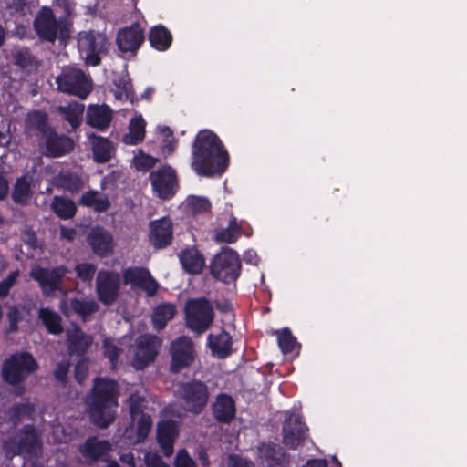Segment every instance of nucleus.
<instances>
[{"mask_svg": "<svg viewBox=\"0 0 467 467\" xmlns=\"http://www.w3.org/2000/svg\"><path fill=\"white\" fill-rule=\"evenodd\" d=\"M192 168L199 175H221L229 166V154L220 138L212 130L199 131L192 143Z\"/></svg>", "mask_w": 467, "mask_h": 467, "instance_id": "nucleus-1", "label": "nucleus"}, {"mask_svg": "<svg viewBox=\"0 0 467 467\" xmlns=\"http://www.w3.org/2000/svg\"><path fill=\"white\" fill-rule=\"evenodd\" d=\"M119 389L116 380L96 377L89 393L84 399L91 422L100 429L108 428L116 419Z\"/></svg>", "mask_w": 467, "mask_h": 467, "instance_id": "nucleus-2", "label": "nucleus"}, {"mask_svg": "<svg viewBox=\"0 0 467 467\" xmlns=\"http://www.w3.org/2000/svg\"><path fill=\"white\" fill-rule=\"evenodd\" d=\"M33 29L42 43L55 44L58 41L61 45H67L72 37L70 23L58 18L55 10L47 5L41 6L35 16Z\"/></svg>", "mask_w": 467, "mask_h": 467, "instance_id": "nucleus-3", "label": "nucleus"}, {"mask_svg": "<svg viewBox=\"0 0 467 467\" xmlns=\"http://www.w3.org/2000/svg\"><path fill=\"white\" fill-rule=\"evenodd\" d=\"M3 449L7 458L22 454L36 456L42 450L40 433L33 424H26L14 437L4 441Z\"/></svg>", "mask_w": 467, "mask_h": 467, "instance_id": "nucleus-4", "label": "nucleus"}, {"mask_svg": "<svg viewBox=\"0 0 467 467\" xmlns=\"http://www.w3.org/2000/svg\"><path fill=\"white\" fill-rule=\"evenodd\" d=\"M37 368L38 364L31 353L16 352L5 360L2 377L6 383L16 386Z\"/></svg>", "mask_w": 467, "mask_h": 467, "instance_id": "nucleus-5", "label": "nucleus"}, {"mask_svg": "<svg viewBox=\"0 0 467 467\" xmlns=\"http://www.w3.org/2000/svg\"><path fill=\"white\" fill-rule=\"evenodd\" d=\"M213 319V308L206 297L187 301L185 305V321L189 329L201 335L212 326Z\"/></svg>", "mask_w": 467, "mask_h": 467, "instance_id": "nucleus-6", "label": "nucleus"}, {"mask_svg": "<svg viewBox=\"0 0 467 467\" xmlns=\"http://www.w3.org/2000/svg\"><path fill=\"white\" fill-rule=\"evenodd\" d=\"M241 261L239 254L232 248L222 249L211 263V274L224 284L235 282L241 273Z\"/></svg>", "mask_w": 467, "mask_h": 467, "instance_id": "nucleus-7", "label": "nucleus"}, {"mask_svg": "<svg viewBox=\"0 0 467 467\" xmlns=\"http://www.w3.org/2000/svg\"><path fill=\"white\" fill-rule=\"evenodd\" d=\"M106 35L90 30L78 34V47L81 54L86 56V63L96 67L101 62L100 55L106 53L109 47Z\"/></svg>", "mask_w": 467, "mask_h": 467, "instance_id": "nucleus-8", "label": "nucleus"}, {"mask_svg": "<svg viewBox=\"0 0 467 467\" xmlns=\"http://www.w3.org/2000/svg\"><path fill=\"white\" fill-rule=\"evenodd\" d=\"M57 89L63 93L85 99L91 92V85L83 70L76 67L63 68L57 77Z\"/></svg>", "mask_w": 467, "mask_h": 467, "instance_id": "nucleus-9", "label": "nucleus"}, {"mask_svg": "<svg viewBox=\"0 0 467 467\" xmlns=\"http://www.w3.org/2000/svg\"><path fill=\"white\" fill-rule=\"evenodd\" d=\"M181 399L186 410L194 414H200L207 406L210 392L208 386L197 379L183 382L180 386Z\"/></svg>", "mask_w": 467, "mask_h": 467, "instance_id": "nucleus-10", "label": "nucleus"}, {"mask_svg": "<svg viewBox=\"0 0 467 467\" xmlns=\"http://www.w3.org/2000/svg\"><path fill=\"white\" fill-rule=\"evenodd\" d=\"M67 273L69 269L65 265L47 268L36 265L30 270V276L38 283L43 294L49 296L61 290L62 279Z\"/></svg>", "mask_w": 467, "mask_h": 467, "instance_id": "nucleus-11", "label": "nucleus"}, {"mask_svg": "<svg viewBox=\"0 0 467 467\" xmlns=\"http://www.w3.org/2000/svg\"><path fill=\"white\" fill-rule=\"evenodd\" d=\"M170 353L171 357L170 371L177 374L188 368L195 358V349L192 340L182 336L171 343Z\"/></svg>", "mask_w": 467, "mask_h": 467, "instance_id": "nucleus-12", "label": "nucleus"}, {"mask_svg": "<svg viewBox=\"0 0 467 467\" xmlns=\"http://www.w3.org/2000/svg\"><path fill=\"white\" fill-rule=\"evenodd\" d=\"M120 285L119 273L112 270H99L96 278V293L99 302L105 306L115 303L119 295Z\"/></svg>", "mask_w": 467, "mask_h": 467, "instance_id": "nucleus-13", "label": "nucleus"}, {"mask_svg": "<svg viewBox=\"0 0 467 467\" xmlns=\"http://www.w3.org/2000/svg\"><path fill=\"white\" fill-rule=\"evenodd\" d=\"M308 427L299 415L290 414L282 427V442L290 450L304 446L309 434Z\"/></svg>", "mask_w": 467, "mask_h": 467, "instance_id": "nucleus-14", "label": "nucleus"}, {"mask_svg": "<svg viewBox=\"0 0 467 467\" xmlns=\"http://www.w3.org/2000/svg\"><path fill=\"white\" fill-rule=\"evenodd\" d=\"M152 189L161 200L172 198L178 189V178L175 170L170 165H163L150 174Z\"/></svg>", "mask_w": 467, "mask_h": 467, "instance_id": "nucleus-15", "label": "nucleus"}, {"mask_svg": "<svg viewBox=\"0 0 467 467\" xmlns=\"http://www.w3.org/2000/svg\"><path fill=\"white\" fill-rule=\"evenodd\" d=\"M161 339L155 335H142L136 340V348L132 366L137 370H142L155 361L159 354Z\"/></svg>", "mask_w": 467, "mask_h": 467, "instance_id": "nucleus-16", "label": "nucleus"}, {"mask_svg": "<svg viewBox=\"0 0 467 467\" xmlns=\"http://www.w3.org/2000/svg\"><path fill=\"white\" fill-rule=\"evenodd\" d=\"M144 41V29L139 23H133L117 32L116 44L119 50L123 54L130 53L136 56Z\"/></svg>", "mask_w": 467, "mask_h": 467, "instance_id": "nucleus-17", "label": "nucleus"}, {"mask_svg": "<svg viewBox=\"0 0 467 467\" xmlns=\"http://www.w3.org/2000/svg\"><path fill=\"white\" fill-rule=\"evenodd\" d=\"M256 461L260 467H289L290 455L279 444L263 442L257 448Z\"/></svg>", "mask_w": 467, "mask_h": 467, "instance_id": "nucleus-18", "label": "nucleus"}, {"mask_svg": "<svg viewBox=\"0 0 467 467\" xmlns=\"http://www.w3.org/2000/svg\"><path fill=\"white\" fill-rule=\"evenodd\" d=\"M124 284L139 287L145 291L149 296H153L159 289L158 282L150 272L145 267H128L123 272Z\"/></svg>", "mask_w": 467, "mask_h": 467, "instance_id": "nucleus-19", "label": "nucleus"}, {"mask_svg": "<svg viewBox=\"0 0 467 467\" xmlns=\"http://www.w3.org/2000/svg\"><path fill=\"white\" fill-rule=\"evenodd\" d=\"M149 242L155 249L168 247L173 239V223L168 216L150 223Z\"/></svg>", "mask_w": 467, "mask_h": 467, "instance_id": "nucleus-20", "label": "nucleus"}, {"mask_svg": "<svg viewBox=\"0 0 467 467\" xmlns=\"http://www.w3.org/2000/svg\"><path fill=\"white\" fill-rule=\"evenodd\" d=\"M87 242L92 252L101 258L109 256L114 251L113 236L102 226L92 227L87 235Z\"/></svg>", "mask_w": 467, "mask_h": 467, "instance_id": "nucleus-21", "label": "nucleus"}, {"mask_svg": "<svg viewBox=\"0 0 467 467\" xmlns=\"http://www.w3.org/2000/svg\"><path fill=\"white\" fill-rule=\"evenodd\" d=\"M179 435L176 421L172 420H162L157 425V441L166 457H170L174 451V442Z\"/></svg>", "mask_w": 467, "mask_h": 467, "instance_id": "nucleus-22", "label": "nucleus"}, {"mask_svg": "<svg viewBox=\"0 0 467 467\" xmlns=\"http://www.w3.org/2000/svg\"><path fill=\"white\" fill-rule=\"evenodd\" d=\"M112 120V109L106 104H91L87 109L86 123L100 131L107 130Z\"/></svg>", "mask_w": 467, "mask_h": 467, "instance_id": "nucleus-23", "label": "nucleus"}, {"mask_svg": "<svg viewBox=\"0 0 467 467\" xmlns=\"http://www.w3.org/2000/svg\"><path fill=\"white\" fill-rule=\"evenodd\" d=\"M212 410L214 419L218 422L228 424L235 418V401L231 395L220 393L216 396Z\"/></svg>", "mask_w": 467, "mask_h": 467, "instance_id": "nucleus-24", "label": "nucleus"}, {"mask_svg": "<svg viewBox=\"0 0 467 467\" xmlns=\"http://www.w3.org/2000/svg\"><path fill=\"white\" fill-rule=\"evenodd\" d=\"M207 345L212 354L221 359L228 358L233 352V338L224 328L218 333L209 334Z\"/></svg>", "mask_w": 467, "mask_h": 467, "instance_id": "nucleus-25", "label": "nucleus"}, {"mask_svg": "<svg viewBox=\"0 0 467 467\" xmlns=\"http://www.w3.org/2000/svg\"><path fill=\"white\" fill-rule=\"evenodd\" d=\"M43 140H45L47 154L51 157L66 155L74 148L73 140L67 135H58L55 129Z\"/></svg>", "mask_w": 467, "mask_h": 467, "instance_id": "nucleus-26", "label": "nucleus"}, {"mask_svg": "<svg viewBox=\"0 0 467 467\" xmlns=\"http://www.w3.org/2000/svg\"><path fill=\"white\" fill-rule=\"evenodd\" d=\"M148 39L152 48L163 52L168 50L172 44V35L163 25L152 26L148 33Z\"/></svg>", "mask_w": 467, "mask_h": 467, "instance_id": "nucleus-27", "label": "nucleus"}, {"mask_svg": "<svg viewBox=\"0 0 467 467\" xmlns=\"http://www.w3.org/2000/svg\"><path fill=\"white\" fill-rule=\"evenodd\" d=\"M180 262L184 271L192 275L200 274L205 265L202 254L195 248L182 250Z\"/></svg>", "mask_w": 467, "mask_h": 467, "instance_id": "nucleus-28", "label": "nucleus"}, {"mask_svg": "<svg viewBox=\"0 0 467 467\" xmlns=\"http://www.w3.org/2000/svg\"><path fill=\"white\" fill-rule=\"evenodd\" d=\"M109 449L110 444L108 441H99L97 437L91 436L80 446L79 451L85 458L95 462L107 454Z\"/></svg>", "mask_w": 467, "mask_h": 467, "instance_id": "nucleus-29", "label": "nucleus"}, {"mask_svg": "<svg viewBox=\"0 0 467 467\" xmlns=\"http://www.w3.org/2000/svg\"><path fill=\"white\" fill-rule=\"evenodd\" d=\"M26 127L30 130L36 131V135L44 139L54 129L48 123V115L43 110H33L26 119Z\"/></svg>", "mask_w": 467, "mask_h": 467, "instance_id": "nucleus-30", "label": "nucleus"}, {"mask_svg": "<svg viewBox=\"0 0 467 467\" xmlns=\"http://www.w3.org/2000/svg\"><path fill=\"white\" fill-rule=\"evenodd\" d=\"M68 351L71 355L83 357L92 344V337L77 327L68 335Z\"/></svg>", "mask_w": 467, "mask_h": 467, "instance_id": "nucleus-31", "label": "nucleus"}, {"mask_svg": "<svg viewBox=\"0 0 467 467\" xmlns=\"http://www.w3.org/2000/svg\"><path fill=\"white\" fill-rule=\"evenodd\" d=\"M38 318L51 335H60L64 331L61 316L48 307H41L38 311Z\"/></svg>", "mask_w": 467, "mask_h": 467, "instance_id": "nucleus-32", "label": "nucleus"}, {"mask_svg": "<svg viewBox=\"0 0 467 467\" xmlns=\"http://www.w3.org/2000/svg\"><path fill=\"white\" fill-rule=\"evenodd\" d=\"M84 105L78 102H72L67 106H59L57 109L64 120L67 121L73 130L78 129L84 113Z\"/></svg>", "mask_w": 467, "mask_h": 467, "instance_id": "nucleus-33", "label": "nucleus"}, {"mask_svg": "<svg viewBox=\"0 0 467 467\" xmlns=\"http://www.w3.org/2000/svg\"><path fill=\"white\" fill-rule=\"evenodd\" d=\"M176 312V306L171 303L159 304L154 308L151 317L153 327L157 330L163 329L167 323L174 317Z\"/></svg>", "mask_w": 467, "mask_h": 467, "instance_id": "nucleus-34", "label": "nucleus"}, {"mask_svg": "<svg viewBox=\"0 0 467 467\" xmlns=\"http://www.w3.org/2000/svg\"><path fill=\"white\" fill-rule=\"evenodd\" d=\"M79 203L85 207L93 208L98 213H105L110 208L107 196L100 197L99 192L89 190L81 195Z\"/></svg>", "mask_w": 467, "mask_h": 467, "instance_id": "nucleus-35", "label": "nucleus"}, {"mask_svg": "<svg viewBox=\"0 0 467 467\" xmlns=\"http://www.w3.org/2000/svg\"><path fill=\"white\" fill-rule=\"evenodd\" d=\"M69 305L73 312L79 316L84 322L89 320L90 317L99 309V304L94 299L86 300L75 297L70 299Z\"/></svg>", "mask_w": 467, "mask_h": 467, "instance_id": "nucleus-36", "label": "nucleus"}, {"mask_svg": "<svg viewBox=\"0 0 467 467\" xmlns=\"http://www.w3.org/2000/svg\"><path fill=\"white\" fill-rule=\"evenodd\" d=\"M113 145L111 141L103 137H97L93 141V159L97 163H106L112 157Z\"/></svg>", "mask_w": 467, "mask_h": 467, "instance_id": "nucleus-37", "label": "nucleus"}, {"mask_svg": "<svg viewBox=\"0 0 467 467\" xmlns=\"http://www.w3.org/2000/svg\"><path fill=\"white\" fill-rule=\"evenodd\" d=\"M145 126L146 123L142 117L133 118L129 125V133L124 135L123 141L130 145L142 142L145 137Z\"/></svg>", "mask_w": 467, "mask_h": 467, "instance_id": "nucleus-38", "label": "nucleus"}, {"mask_svg": "<svg viewBox=\"0 0 467 467\" xmlns=\"http://www.w3.org/2000/svg\"><path fill=\"white\" fill-rule=\"evenodd\" d=\"M57 186L63 190L75 193L83 187V181L80 176L71 171H61L56 177Z\"/></svg>", "mask_w": 467, "mask_h": 467, "instance_id": "nucleus-39", "label": "nucleus"}, {"mask_svg": "<svg viewBox=\"0 0 467 467\" xmlns=\"http://www.w3.org/2000/svg\"><path fill=\"white\" fill-rule=\"evenodd\" d=\"M53 212L63 220L71 219L77 212L75 202L68 198L55 196L51 204Z\"/></svg>", "mask_w": 467, "mask_h": 467, "instance_id": "nucleus-40", "label": "nucleus"}, {"mask_svg": "<svg viewBox=\"0 0 467 467\" xmlns=\"http://www.w3.org/2000/svg\"><path fill=\"white\" fill-rule=\"evenodd\" d=\"M277 337V344L284 355L291 354L296 347L300 348V344L296 338L292 335L288 327H284L275 331Z\"/></svg>", "mask_w": 467, "mask_h": 467, "instance_id": "nucleus-41", "label": "nucleus"}, {"mask_svg": "<svg viewBox=\"0 0 467 467\" xmlns=\"http://www.w3.org/2000/svg\"><path fill=\"white\" fill-rule=\"evenodd\" d=\"M36 411L35 405L30 401L15 403L8 410L11 421L14 425L21 422L22 418L31 419Z\"/></svg>", "mask_w": 467, "mask_h": 467, "instance_id": "nucleus-42", "label": "nucleus"}, {"mask_svg": "<svg viewBox=\"0 0 467 467\" xmlns=\"http://www.w3.org/2000/svg\"><path fill=\"white\" fill-rule=\"evenodd\" d=\"M241 234V229L237 223L236 218L233 217L226 228L216 231L215 240L220 243H234Z\"/></svg>", "mask_w": 467, "mask_h": 467, "instance_id": "nucleus-43", "label": "nucleus"}, {"mask_svg": "<svg viewBox=\"0 0 467 467\" xmlns=\"http://www.w3.org/2000/svg\"><path fill=\"white\" fill-rule=\"evenodd\" d=\"M31 196L30 184L25 177L16 180L12 192V199L16 203L26 204Z\"/></svg>", "mask_w": 467, "mask_h": 467, "instance_id": "nucleus-44", "label": "nucleus"}, {"mask_svg": "<svg viewBox=\"0 0 467 467\" xmlns=\"http://www.w3.org/2000/svg\"><path fill=\"white\" fill-rule=\"evenodd\" d=\"M53 6L59 14L58 18L65 19L66 22L70 23L73 29L75 4L71 0H54Z\"/></svg>", "mask_w": 467, "mask_h": 467, "instance_id": "nucleus-45", "label": "nucleus"}, {"mask_svg": "<svg viewBox=\"0 0 467 467\" xmlns=\"http://www.w3.org/2000/svg\"><path fill=\"white\" fill-rule=\"evenodd\" d=\"M30 4L26 0H7L6 9L9 15L16 19L24 20L30 13Z\"/></svg>", "mask_w": 467, "mask_h": 467, "instance_id": "nucleus-46", "label": "nucleus"}, {"mask_svg": "<svg viewBox=\"0 0 467 467\" xmlns=\"http://www.w3.org/2000/svg\"><path fill=\"white\" fill-rule=\"evenodd\" d=\"M187 207L192 213H202L211 210V202L208 198L202 196H190L187 200Z\"/></svg>", "mask_w": 467, "mask_h": 467, "instance_id": "nucleus-47", "label": "nucleus"}, {"mask_svg": "<svg viewBox=\"0 0 467 467\" xmlns=\"http://www.w3.org/2000/svg\"><path fill=\"white\" fill-rule=\"evenodd\" d=\"M97 267L92 263H80L75 266V272L83 283H90L96 274Z\"/></svg>", "mask_w": 467, "mask_h": 467, "instance_id": "nucleus-48", "label": "nucleus"}, {"mask_svg": "<svg viewBox=\"0 0 467 467\" xmlns=\"http://www.w3.org/2000/svg\"><path fill=\"white\" fill-rule=\"evenodd\" d=\"M152 426V420L150 415L141 413L137 421V439L139 441H144L149 435Z\"/></svg>", "mask_w": 467, "mask_h": 467, "instance_id": "nucleus-49", "label": "nucleus"}, {"mask_svg": "<svg viewBox=\"0 0 467 467\" xmlns=\"http://www.w3.org/2000/svg\"><path fill=\"white\" fill-rule=\"evenodd\" d=\"M115 86L119 89L117 98L125 96L126 99L132 101L134 97V91L132 88L131 80L128 77H120L114 81Z\"/></svg>", "mask_w": 467, "mask_h": 467, "instance_id": "nucleus-50", "label": "nucleus"}, {"mask_svg": "<svg viewBox=\"0 0 467 467\" xmlns=\"http://www.w3.org/2000/svg\"><path fill=\"white\" fill-rule=\"evenodd\" d=\"M70 368V362L68 360L59 361L54 370V377L62 385H66L68 381V372Z\"/></svg>", "mask_w": 467, "mask_h": 467, "instance_id": "nucleus-51", "label": "nucleus"}, {"mask_svg": "<svg viewBox=\"0 0 467 467\" xmlns=\"http://www.w3.org/2000/svg\"><path fill=\"white\" fill-rule=\"evenodd\" d=\"M88 365L85 360H80L76 364L74 369V377L79 385H84V382L88 375Z\"/></svg>", "mask_w": 467, "mask_h": 467, "instance_id": "nucleus-52", "label": "nucleus"}, {"mask_svg": "<svg viewBox=\"0 0 467 467\" xmlns=\"http://www.w3.org/2000/svg\"><path fill=\"white\" fill-rule=\"evenodd\" d=\"M157 162L158 159L148 154H142L136 160V168L139 171H147L153 168Z\"/></svg>", "mask_w": 467, "mask_h": 467, "instance_id": "nucleus-53", "label": "nucleus"}, {"mask_svg": "<svg viewBox=\"0 0 467 467\" xmlns=\"http://www.w3.org/2000/svg\"><path fill=\"white\" fill-rule=\"evenodd\" d=\"M175 467H196L195 462L191 458L188 451L185 449H182L177 452L175 462Z\"/></svg>", "mask_w": 467, "mask_h": 467, "instance_id": "nucleus-54", "label": "nucleus"}, {"mask_svg": "<svg viewBox=\"0 0 467 467\" xmlns=\"http://www.w3.org/2000/svg\"><path fill=\"white\" fill-rule=\"evenodd\" d=\"M104 353L105 356L112 362H116L120 356L121 349L118 348L117 346L108 343L107 341L104 342Z\"/></svg>", "mask_w": 467, "mask_h": 467, "instance_id": "nucleus-55", "label": "nucleus"}, {"mask_svg": "<svg viewBox=\"0 0 467 467\" xmlns=\"http://www.w3.org/2000/svg\"><path fill=\"white\" fill-rule=\"evenodd\" d=\"M226 467H254V464L236 454H231L228 457Z\"/></svg>", "mask_w": 467, "mask_h": 467, "instance_id": "nucleus-56", "label": "nucleus"}, {"mask_svg": "<svg viewBox=\"0 0 467 467\" xmlns=\"http://www.w3.org/2000/svg\"><path fill=\"white\" fill-rule=\"evenodd\" d=\"M147 467H170L157 453H147L145 455Z\"/></svg>", "mask_w": 467, "mask_h": 467, "instance_id": "nucleus-57", "label": "nucleus"}, {"mask_svg": "<svg viewBox=\"0 0 467 467\" xmlns=\"http://www.w3.org/2000/svg\"><path fill=\"white\" fill-rule=\"evenodd\" d=\"M22 240L30 248H32V249L37 248V236L34 230L26 229L22 233Z\"/></svg>", "mask_w": 467, "mask_h": 467, "instance_id": "nucleus-58", "label": "nucleus"}, {"mask_svg": "<svg viewBox=\"0 0 467 467\" xmlns=\"http://www.w3.org/2000/svg\"><path fill=\"white\" fill-rule=\"evenodd\" d=\"M214 306L218 311L223 314H228L233 311V306L228 299H217L214 301Z\"/></svg>", "mask_w": 467, "mask_h": 467, "instance_id": "nucleus-59", "label": "nucleus"}, {"mask_svg": "<svg viewBox=\"0 0 467 467\" xmlns=\"http://www.w3.org/2000/svg\"><path fill=\"white\" fill-rule=\"evenodd\" d=\"M8 318L12 330L17 329V323L20 320V312L16 307H13L8 312Z\"/></svg>", "mask_w": 467, "mask_h": 467, "instance_id": "nucleus-60", "label": "nucleus"}, {"mask_svg": "<svg viewBox=\"0 0 467 467\" xmlns=\"http://www.w3.org/2000/svg\"><path fill=\"white\" fill-rule=\"evenodd\" d=\"M20 275L19 269H16L8 274V275L3 280L5 285L11 290V288L15 285L17 278Z\"/></svg>", "mask_w": 467, "mask_h": 467, "instance_id": "nucleus-61", "label": "nucleus"}, {"mask_svg": "<svg viewBox=\"0 0 467 467\" xmlns=\"http://www.w3.org/2000/svg\"><path fill=\"white\" fill-rule=\"evenodd\" d=\"M9 191L8 182L5 177L0 173V200H4Z\"/></svg>", "mask_w": 467, "mask_h": 467, "instance_id": "nucleus-62", "label": "nucleus"}, {"mask_svg": "<svg viewBox=\"0 0 467 467\" xmlns=\"http://www.w3.org/2000/svg\"><path fill=\"white\" fill-rule=\"evenodd\" d=\"M303 467H329L326 460L312 459L308 460Z\"/></svg>", "mask_w": 467, "mask_h": 467, "instance_id": "nucleus-63", "label": "nucleus"}, {"mask_svg": "<svg viewBox=\"0 0 467 467\" xmlns=\"http://www.w3.org/2000/svg\"><path fill=\"white\" fill-rule=\"evenodd\" d=\"M198 459L203 467H209V465H210L209 456L204 450H201L198 452Z\"/></svg>", "mask_w": 467, "mask_h": 467, "instance_id": "nucleus-64", "label": "nucleus"}]
</instances>
